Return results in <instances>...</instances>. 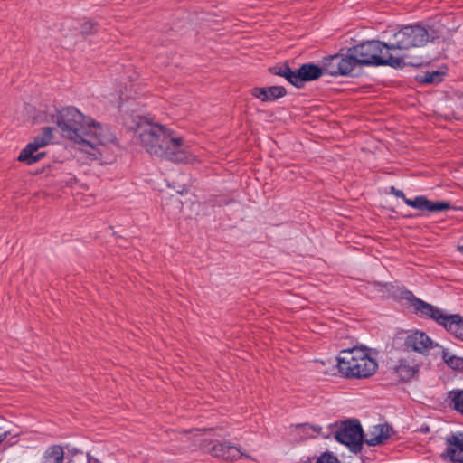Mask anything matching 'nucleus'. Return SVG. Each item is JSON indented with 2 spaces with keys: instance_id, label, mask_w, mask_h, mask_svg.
Here are the masks:
<instances>
[{
  "instance_id": "obj_1",
  "label": "nucleus",
  "mask_w": 463,
  "mask_h": 463,
  "mask_svg": "<svg viewBox=\"0 0 463 463\" xmlns=\"http://www.w3.org/2000/svg\"><path fill=\"white\" fill-rule=\"evenodd\" d=\"M61 135L78 145L85 153L96 156L101 154L100 147L111 139L109 131L103 129L99 123L86 118L74 107H67L52 116Z\"/></svg>"
},
{
  "instance_id": "obj_2",
  "label": "nucleus",
  "mask_w": 463,
  "mask_h": 463,
  "mask_svg": "<svg viewBox=\"0 0 463 463\" xmlns=\"http://www.w3.org/2000/svg\"><path fill=\"white\" fill-rule=\"evenodd\" d=\"M137 134L140 145L153 156L177 163H188L192 155L181 137L175 136L165 126L146 123L138 125Z\"/></svg>"
},
{
  "instance_id": "obj_3",
  "label": "nucleus",
  "mask_w": 463,
  "mask_h": 463,
  "mask_svg": "<svg viewBox=\"0 0 463 463\" xmlns=\"http://www.w3.org/2000/svg\"><path fill=\"white\" fill-rule=\"evenodd\" d=\"M348 52L355 58L356 68L362 66H390L395 69L403 67V56L391 52L389 42L366 41L348 48Z\"/></svg>"
},
{
  "instance_id": "obj_4",
  "label": "nucleus",
  "mask_w": 463,
  "mask_h": 463,
  "mask_svg": "<svg viewBox=\"0 0 463 463\" xmlns=\"http://www.w3.org/2000/svg\"><path fill=\"white\" fill-rule=\"evenodd\" d=\"M402 298L410 304L416 316L433 320L456 338L463 341V317L458 314H448L445 310L415 297L410 290L403 292Z\"/></svg>"
},
{
  "instance_id": "obj_5",
  "label": "nucleus",
  "mask_w": 463,
  "mask_h": 463,
  "mask_svg": "<svg viewBox=\"0 0 463 463\" xmlns=\"http://www.w3.org/2000/svg\"><path fill=\"white\" fill-rule=\"evenodd\" d=\"M438 31L432 27L425 28L420 24L406 25L394 33L389 40V49L393 53H401L403 56V66L408 57L406 51L425 45L429 41L439 38Z\"/></svg>"
},
{
  "instance_id": "obj_6",
  "label": "nucleus",
  "mask_w": 463,
  "mask_h": 463,
  "mask_svg": "<svg viewBox=\"0 0 463 463\" xmlns=\"http://www.w3.org/2000/svg\"><path fill=\"white\" fill-rule=\"evenodd\" d=\"M339 372L348 378H368L378 368L375 359L365 349L354 347L342 350L337 356Z\"/></svg>"
},
{
  "instance_id": "obj_7",
  "label": "nucleus",
  "mask_w": 463,
  "mask_h": 463,
  "mask_svg": "<svg viewBox=\"0 0 463 463\" xmlns=\"http://www.w3.org/2000/svg\"><path fill=\"white\" fill-rule=\"evenodd\" d=\"M335 439L349 448L354 453L361 452L364 444V432L360 421L349 419L343 421L335 432Z\"/></svg>"
},
{
  "instance_id": "obj_8",
  "label": "nucleus",
  "mask_w": 463,
  "mask_h": 463,
  "mask_svg": "<svg viewBox=\"0 0 463 463\" xmlns=\"http://www.w3.org/2000/svg\"><path fill=\"white\" fill-rule=\"evenodd\" d=\"M356 60L350 52L346 54L336 53L324 57L322 60L323 73L331 76H355Z\"/></svg>"
},
{
  "instance_id": "obj_9",
  "label": "nucleus",
  "mask_w": 463,
  "mask_h": 463,
  "mask_svg": "<svg viewBox=\"0 0 463 463\" xmlns=\"http://www.w3.org/2000/svg\"><path fill=\"white\" fill-rule=\"evenodd\" d=\"M52 128L44 127L40 135L28 143L18 156V161L31 165L45 156V152H38L42 147L46 146L52 140Z\"/></svg>"
},
{
  "instance_id": "obj_10",
  "label": "nucleus",
  "mask_w": 463,
  "mask_h": 463,
  "mask_svg": "<svg viewBox=\"0 0 463 463\" xmlns=\"http://www.w3.org/2000/svg\"><path fill=\"white\" fill-rule=\"evenodd\" d=\"M391 193L398 198H402L406 205L411 206L420 211L427 212H442L451 208L449 202L445 201H430L424 195L416 196L413 199L407 198L402 190L396 189L394 186H391Z\"/></svg>"
},
{
  "instance_id": "obj_11",
  "label": "nucleus",
  "mask_w": 463,
  "mask_h": 463,
  "mask_svg": "<svg viewBox=\"0 0 463 463\" xmlns=\"http://www.w3.org/2000/svg\"><path fill=\"white\" fill-rule=\"evenodd\" d=\"M420 365V361L415 355L408 354L392 367V373L401 382H409L418 375Z\"/></svg>"
},
{
  "instance_id": "obj_12",
  "label": "nucleus",
  "mask_w": 463,
  "mask_h": 463,
  "mask_svg": "<svg viewBox=\"0 0 463 463\" xmlns=\"http://www.w3.org/2000/svg\"><path fill=\"white\" fill-rule=\"evenodd\" d=\"M403 346L407 350L426 354L433 347V342L425 333L417 330L406 335Z\"/></svg>"
},
{
  "instance_id": "obj_13",
  "label": "nucleus",
  "mask_w": 463,
  "mask_h": 463,
  "mask_svg": "<svg viewBox=\"0 0 463 463\" xmlns=\"http://www.w3.org/2000/svg\"><path fill=\"white\" fill-rule=\"evenodd\" d=\"M447 449L442 454L453 463H463V433H452L446 438Z\"/></svg>"
},
{
  "instance_id": "obj_14",
  "label": "nucleus",
  "mask_w": 463,
  "mask_h": 463,
  "mask_svg": "<svg viewBox=\"0 0 463 463\" xmlns=\"http://www.w3.org/2000/svg\"><path fill=\"white\" fill-rule=\"evenodd\" d=\"M323 74L321 66L313 63H305L295 71L294 86L302 88L305 82L317 80Z\"/></svg>"
},
{
  "instance_id": "obj_15",
  "label": "nucleus",
  "mask_w": 463,
  "mask_h": 463,
  "mask_svg": "<svg viewBox=\"0 0 463 463\" xmlns=\"http://www.w3.org/2000/svg\"><path fill=\"white\" fill-rule=\"evenodd\" d=\"M392 432V428L388 424H380L373 426V430L364 436V443L368 446H377L383 444Z\"/></svg>"
},
{
  "instance_id": "obj_16",
  "label": "nucleus",
  "mask_w": 463,
  "mask_h": 463,
  "mask_svg": "<svg viewBox=\"0 0 463 463\" xmlns=\"http://www.w3.org/2000/svg\"><path fill=\"white\" fill-rule=\"evenodd\" d=\"M250 93L254 98L260 99L263 102H270L286 96L287 90L282 86L254 87Z\"/></svg>"
},
{
  "instance_id": "obj_17",
  "label": "nucleus",
  "mask_w": 463,
  "mask_h": 463,
  "mask_svg": "<svg viewBox=\"0 0 463 463\" xmlns=\"http://www.w3.org/2000/svg\"><path fill=\"white\" fill-rule=\"evenodd\" d=\"M63 448L60 445H52L45 450L41 463H63Z\"/></svg>"
},
{
  "instance_id": "obj_18",
  "label": "nucleus",
  "mask_w": 463,
  "mask_h": 463,
  "mask_svg": "<svg viewBox=\"0 0 463 463\" xmlns=\"http://www.w3.org/2000/svg\"><path fill=\"white\" fill-rule=\"evenodd\" d=\"M446 402L448 405L463 415V390L453 389L447 394Z\"/></svg>"
},
{
  "instance_id": "obj_19",
  "label": "nucleus",
  "mask_w": 463,
  "mask_h": 463,
  "mask_svg": "<svg viewBox=\"0 0 463 463\" xmlns=\"http://www.w3.org/2000/svg\"><path fill=\"white\" fill-rule=\"evenodd\" d=\"M269 71L274 75L284 77L294 86L295 71H292L288 64L271 67L269 68Z\"/></svg>"
},
{
  "instance_id": "obj_20",
  "label": "nucleus",
  "mask_w": 463,
  "mask_h": 463,
  "mask_svg": "<svg viewBox=\"0 0 463 463\" xmlns=\"http://www.w3.org/2000/svg\"><path fill=\"white\" fill-rule=\"evenodd\" d=\"M442 75L439 71H426L418 77V80L424 84L439 83L442 80Z\"/></svg>"
},
{
  "instance_id": "obj_21",
  "label": "nucleus",
  "mask_w": 463,
  "mask_h": 463,
  "mask_svg": "<svg viewBox=\"0 0 463 463\" xmlns=\"http://www.w3.org/2000/svg\"><path fill=\"white\" fill-rule=\"evenodd\" d=\"M442 358L444 362L452 369L459 370L463 368V358L449 354L447 351H443Z\"/></svg>"
},
{
  "instance_id": "obj_22",
  "label": "nucleus",
  "mask_w": 463,
  "mask_h": 463,
  "mask_svg": "<svg viewBox=\"0 0 463 463\" xmlns=\"http://www.w3.org/2000/svg\"><path fill=\"white\" fill-rule=\"evenodd\" d=\"M242 456L243 453L241 451L239 448L228 444L224 459L233 461L240 459Z\"/></svg>"
},
{
  "instance_id": "obj_23",
  "label": "nucleus",
  "mask_w": 463,
  "mask_h": 463,
  "mask_svg": "<svg viewBox=\"0 0 463 463\" xmlns=\"http://www.w3.org/2000/svg\"><path fill=\"white\" fill-rule=\"evenodd\" d=\"M316 463H339V460L333 454L325 452L317 459Z\"/></svg>"
},
{
  "instance_id": "obj_24",
  "label": "nucleus",
  "mask_w": 463,
  "mask_h": 463,
  "mask_svg": "<svg viewBox=\"0 0 463 463\" xmlns=\"http://www.w3.org/2000/svg\"><path fill=\"white\" fill-rule=\"evenodd\" d=\"M97 24L93 22H85L80 26V32L82 34H91L96 32Z\"/></svg>"
},
{
  "instance_id": "obj_25",
  "label": "nucleus",
  "mask_w": 463,
  "mask_h": 463,
  "mask_svg": "<svg viewBox=\"0 0 463 463\" xmlns=\"http://www.w3.org/2000/svg\"><path fill=\"white\" fill-rule=\"evenodd\" d=\"M227 446H228V444H226V443H218V444H215V445L213 447V454H214L216 457H220V458H225V454H226Z\"/></svg>"
},
{
  "instance_id": "obj_26",
  "label": "nucleus",
  "mask_w": 463,
  "mask_h": 463,
  "mask_svg": "<svg viewBox=\"0 0 463 463\" xmlns=\"http://www.w3.org/2000/svg\"><path fill=\"white\" fill-rule=\"evenodd\" d=\"M8 436V432L5 431L0 434V443H2Z\"/></svg>"
},
{
  "instance_id": "obj_27",
  "label": "nucleus",
  "mask_w": 463,
  "mask_h": 463,
  "mask_svg": "<svg viewBox=\"0 0 463 463\" xmlns=\"http://www.w3.org/2000/svg\"><path fill=\"white\" fill-rule=\"evenodd\" d=\"M458 250H459L461 253H463V246H459V247H458Z\"/></svg>"
}]
</instances>
